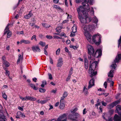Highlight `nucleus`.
<instances>
[{"instance_id": "obj_43", "label": "nucleus", "mask_w": 121, "mask_h": 121, "mask_svg": "<svg viewBox=\"0 0 121 121\" xmlns=\"http://www.w3.org/2000/svg\"><path fill=\"white\" fill-rule=\"evenodd\" d=\"M116 108L117 111L118 110H121V106L120 105H117Z\"/></svg>"}, {"instance_id": "obj_36", "label": "nucleus", "mask_w": 121, "mask_h": 121, "mask_svg": "<svg viewBox=\"0 0 121 121\" xmlns=\"http://www.w3.org/2000/svg\"><path fill=\"white\" fill-rule=\"evenodd\" d=\"M39 44L43 47L46 44L44 42L40 41L39 43Z\"/></svg>"}, {"instance_id": "obj_9", "label": "nucleus", "mask_w": 121, "mask_h": 121, "mask_svg": "<svg viewBox=\"0 0 121 121\" xmlns=\"http://www.w3.org/2000/svg\"><path fill=\"white\" fill-rule=\"evenodd\" d=\"M67 120V115L66 114H64L59 116L57 119V121H66Z\"/></svg>"}, {"instance_id": "obj_39", "label": "nucleus", "mask_w": 121, "mask_h": 121, "mask_svg": "<svg viewBox=\"0 0 121 121\" xmlns=\"http://www.w3.org/2000/svg\"><path fill=\"white\" fill-rule=\"evenodd\" d=\"M53 7L55 8L60 10L61 9V8L59 7V6L55 5H53Z\"/></svg>"}, {"instance_id": "obj_6", "label": "nucleus", "mask_w": 121, "mask_h": 121, "mask_svg": "<svg viewBox=\"0 0 121 121\" xmlns=\"http://www.w3.org/2000/svg\"><path fill=\"white\" fill-rule=\"evenodd\" d=\"M78 15L79 16V19H80V21L81 23H86V16H85L84 17H82L80 14V12H82L83 14H86L87 12H87V11H86V13H83L82 11L81 10H80L79 13V14L78 12Z\"/></svg>"}, {"instance_id": "obj_53", "label": "nucleus", "mask_w": 121, "mask_h": 121, "mask_svg": "<svg viewBox=\"0 0 121 121\" xmlns=\"http://www.w3.org/2000/svg\"><path fill=\"white\" fill-rule=\"evenodd\" d=\"M70 48H73L74 49H76L77 48L76 46L73 45H71L70 46Z\"/></svg>"}, {"instance_id": "obj_15", "label": "nucleus", "mask_w": 121, "mask_h": 121, "mask_svg": "<svg viewBox=\"0 0 121 121\" xmlns=\"http://www.w3.org/2000/svg\"><path fill=\"white\" fill-rule=\"evenodd\" d=\"M95 79L92 78L91 79L89 82V85L88 87V88L89 89L91 87L94 85Z\"/></svg>"}, {"instance_id": "obj_5", "label": "nucleus", "mask_w": 121, "mask_h": 121, "mask_svg": "<svg viewBox=\"0 0 121 121\" xmlns=\"http://www.w3.org/2000/svg\"><path fill=\"white\" fill-rule=\"evenodd\" d=\"M121 58V54H118V55L116 56L114 61L112 62L111 67L112 68V69H114L117 66V65L116 64V63H118L119 61Z\"/></svg>"}, {"instance_id": "obj_64", "label": "nucleus", "mask_w": 121, "mask_h": 121, "mask_svg": "<svg viewBox=\"0 0 121 121\" xmlns=\"http://www.w3.org/2000/svg\"><path fill=\"white\" fill-rule=\"evenodd\" d=\"M5 56H4L2 57V61H3V62H4V61H6L5 60Z\"/></svg>"}, {"instance_id": "obj_62", "label": "nucleus", "mask_w": 121, "mask_h": 121, "mask_svg": "<svg viewBox=\"0 0 121 121\" xmlns=\"http://www.w3.org/2000/svg\"><path fill=\"white\" fill-rule=\"evenodd\" d=\"M17 34H24L23 31H22L20 32H17Z\"/></svg>"}, {"instance_id": "obj_49", "label": "nucleus", "mask_w": 121, "mask_h": 121, "mask_svg": "<svg viewBox=\"0 0 121 121\" xmlns=\"http://www.w3.org/2000/svg\"><path fill=\"white\" fill-rule=\"evenodd\" d=\"M59 35L61 36H64L65 37H66V36L64 32H62L61 33L59 34Z\"/></svg>"}, {"instance_id": "obj_44", "label": "nucleus", "mask_w": 121, "mask_h": 121, "mask_svg": "<svg viewBox=\"0 0 121 121\" xmlns=\"http://www.w3.org/2000/svg\"><path fill=\"white\" fill-rule=\"evenodd\" d=\"M5 119V117L4 116V117L0 118V121H6Z\"/></svg>"}, {"instance_id": "obj_3", "label": "nucleus", "mask_w": 121, "mask_h": 121, "mask_svg": "<svg viewBox=\"0 0 121 121\" xmlns=\"http://www.w3.org/2000/svg\"><path fill=\"white\" fill-rule=\"evenodd\" d=\"M87 48L88 51V53L89 54L88 56V59L93 60L94 58L91 56L94 55L95 51L93 47L91 45L88 44L87 46Z\"/></svg>"}, {"instance_id": "obj_26", "label": "nucleus", "mask_w": 121, "mask_h": 121, "mask_svg": "<svg viewBox=\"0 0 121 121\" xmlns=\"http://www.w3.org/2000/svg\"><path fill=\"white\" fill-rule=\"evenodd\" d=\"M23 59V56L21 57V55L20 54H19L18 55V59L17 60V63L18 64L19 63L20 60H22Z\"/></svg>"}, {"instance_id": "obj_41", "label": "nucleus", "mask_w": 121, "mask_h": 121, "mask_svg": "<svg viewBox=\"0 0 121 121\" xmlns=\"http://www.w3.org/2000/svg\"><path fill=\"white\" fill-rule=\"evenodd\" d=\"M48 99H45L43 100H41V104H44L45 103L48 101Z\"/></svg>"}, {"instance_id": "obj_11", "label": "nucleus", "mask_w": 121, "mask_h": 121, "mask_svg": "<svg viewBox=\"0 0 121 121\" xmlns=\"http://www.w3.org/2000/svg\"><path fill=\"white\" fill-rule=\"evenodd\" d=\"M119 116L115 114L114 117V120L115 121H121V112H117Z\"/></svg>"}, {"instance_id": "obj_32", "label": "nucleus", "mask_w": 121, "mask_h": 121, "mask_svg": "<svg viewBox=\"0 0 121 121\" xmlns=\"http://www.w3.org/2000/svg\"><path fill=\"white\" fill-rule=\"evenodd\" d=\"M36 99L35 98L29 96V100L35 101Z\"/></svg>"}, {"instance_id": "obj_37", "label": "nucleus", "mask_w": 121, "mask_h": 121, "mask_svg": "<svg viewBox=\"0 0 121 121\" xmlns=\"http://www.w3.org/2000/svg\"><path fill=\"white\" fill-rule=\"evenodd\" d=\"M39 91L41 93H44L46 91V90L44 89H42L41 88H39Z\"/></svg>"}, {"instance_id": "obj_12", "label": "nucleus", "mask_w": 121, "mask_h": 121, "mask_svg": "<svg viewBox=\"0 0 121 121\" xmlns=\"http://www.w3.org/2000/svg\"><path fill=\"white\" fill-rule=\"evenodd\" d=\"M9 24H8L4 30V34L5 35L7 32V37L8 38H9L11 35V33L9 30V28L8 26Z\"/></svg>"}, {"instance_id": "obj_57", "label": "nucleus", "mask_w": 121, "mask_h": 121, "mask_svg": "<svg viewBox=\"0 0 121 121\" xmlns=\"http://www.w3.org/2000/svg\"><path fill=\"white\" fill-rule=\"evenodd\" d=\"M2 96L5 99H7V96L4 93L3 94Z\"/></svg>"}, {"instance_id": "obj_16", "label": "nucleus", "mask_w": 121, "mask_h": 121, "mask_svg": "<svg viewBox=\"0 0 121 121\" xmlns=\"http://www.w3.org/2000/svg\"><path fill=\"white\" fill-rule=\"evenodd\" d=\"M63 62L62 58V57L59 58L58 60L57 66V67H61L63 65Z\"/></svg>"}, {"instance_id": "obj_52", "label": "nucleus", "mask_w": 121, "mask_h": 121, "mask_svg": "<svg viewBox=\"0 0 121 121\" xmlns=\"http://www.w3.org/2000/svg\"><path fill=\"white\" fill-rule=\"evenodd\" d=\"M88 66V63H85V68L86 69H87Z\"/></svg>"}, {"instance_id": "obj_30", "label": "nucleus", "mask_w": 121, "mask_h": 121, "mask_svg": "<svg viewBox=\"0 0 121 121\" xmlns=\"http://www.w3.org/2000/svg\"><path fill=\"white\" fill-rule=\"evenodd\" d=\"M93 20L94 22L96 24H97L98 22V20L95 16H94L93 19Z\"/></svg>"}, {"instance_id": "obj_24", "label": "nucleus", "mask_w": 121, "mask_h": 121, "mask_svg": "<svg viewBox=\"0 0 121 121\" xmlns=\"http://www.w3.org/2000/svg\"><path fill=\"white\" fill-rule=\"evenodd\" d=\"M72 32L76 33L77 32V28L75 25H74L72 28Z\"/></svg>"}, {"instance_id": "obj_20", "label": "nucleus", "mask_w": 121, "mask_h": 121, "mask_svg": "<svg viewBox=\"0 0 121 121\" xmlns=\"http://www.w3.org/2000/svg\"><path fill=\"white\" fill-rule=\"evenodd\" d=\"M33 15V14L31 12H30L28 14L24 16V17L26 19H28L30 18Z\"/></svg>"}, {"instance_id": "obj_13", "label": "nucleus", "mask_w": 121, "mask_h": 121, "mask_svg": "<svg viewBox=\"0 0 121 121\" xmlns=\"http://www.w3.org/2000/svg\"><path fill=\"white\" fill-rule=\"evenodd\" d=\"M94 69L92 68L90 69V68H89V73L91 74L90 76L91 77H93L97 74V72H94Z\"/></svg>"}, {"instance_id": "obj_38", "label": "nucleus", "mask_w": 121, "mask_h": 121, "mask_svg": "<svg viewBox=\"0 0 121 121\" xmlns=\"http://www.w3.org/2000/svg\"><path fill=\"white\" fill-rule=\"evenodd\" d=\"M22 101L29 100V96H26L25 97H23Z\"/></svg>"}, {"instance_id": "obj_35", "label": "nucleus", "mask_w": 121, "mask_h": 121, "mask_svg": "<svg viewBox=\"0 0 121 121\" xmlns=\"http://www.w3.org/2000/svg\"><path fill=\"white\" fill-rule=\"evenodd\" d=\"M42 84L41 85V86L42 87H44V86L46 84L47 82L45 81H43L42 82Z\"/></svg>"}, {"instance_id": "obj_2", "label": "nucleus", "mask_w": 121, "mask_h": 121, "mask_svg": "<svg viewBox=\"0 0 121 121\" xmlns=\"http://www.w3.org/2000/svg\"><path fill=\"white\" fill-rule=\"evenodd\" d=\"M84 35L87 40L91 43H95L96 45H99L101 42V37L99 33L94 35L92 36L89 33H84Z\"/></svg>"}, {"instance_id": "obj_8", "label": "nucleus", "mask_w": 121, "mask_h": 121, "mask_svg": "<svg viewBox=\"0 0 121 121\" xmlns=\"http://www.w3.org/2000/svg\"><path fill=\"white\" fill-rule=\"evenodd\" d=\"M82 27H83V29L84 31V33H89L88 30H92L94 27L93 25H90L88 26L85 25L84 27V26Z\"/></svg>"}, {"instance_id": "obj_50", "label": "nucleus", "mask_w": 121, "mask_h": 121, "mask_svg": "<svg viewBox=\"0 0 121 121\" xmlns=\"http://www.w3.org/2000/svg\"><path fill=\"white\" fill-rule=\"evenodd\" d=\"M46 37L48 39H51L53 38L52 36L51 35H47L46 36Z\"/></svg>"}, {"instance_id": "obj_1", "label": "nucleus", "mask_w": 121, "mask_h": 121, "mask_svg": "<svg viewBox=\"0 0 121 121\" xmlns=\"http://www.w3.org/2000/svg\"><path fill=\"white\" fill-rule=\"evenodd\" d=\"M93 1V0H90L89 1V0H84L82 3L83 6H80L77 9V11L78 12L79 14L80 10H81L83 13H86V11H90L91 14L94 15V12L93 8L92 7L90 8L88 4V3H89L91 5H92Z\"/></svg>"}, {"instance_id": "obj_56", "label": "nucleus", "mask_w": 121, "mask_h": 121, "mask_svg": "<svg viewBox=\"0 0 121 121\" xmlns=\"http://www.w3.org/2000/svg\"><path fill=\"white\" fill-rule=\"evenodd\" d=\"M119 102L118 101H116L115 102H113V103L114 104V105L115 106L118 104Z\"/></svg>"}, {"instance_id": "obj_4", "label": "nucleus", "mask_w": 121, "mask_h": 121, "mask_svg": "<svg viewBox=\"0 0 121 121\" xmlns=\"http://www.w3.org/2000/svg\"><path fill=\"white\" fill-rule=\"evenodd\" d=\"M80 117L79 114L77 113H75L73 114H69L68 116V118L73 121H77L79 119Z\"/></svg>"}, {"instance_id": "obj_28", "label": "nucleus", "mask_w": 121, "mask_h": 121, "mask_svg": "<svg viewBox=\"0 0 121 121\" xmlns=\"http://www.w3.org/2000/svg\"><path fill=\"white\" fill-rule=\"evenodd\" d=\"M83 91L86 95H87L88 94V92L87 89L85 86H84L83 87Z\"/></svg>"}, {"instance_id": "obj_59", "label": "nucleus", "mask_w": 121, "mask_h": 121, "mask_svg": "<svg viewBox=\"0 0 121 121\" xmlns=\"http://www.w3.org/2000/svg\"><path fill=\"white\" fill-rule=\"evenodd\" d=\"M107 82H105L104 84V85L105 88H107Z\"/></svg>"}, {"instance_id": "obj_47", "label": "nucleus", "mask_w": 121, "mask_h": 121, "mask_svg": "<svg viewBox=\"0 0 121 121\" xmlns=\"http://www.w3.org/2000/svg\"><path fill=\"white\" fill-rule=\"evenodd\" d=\"M60 49L59 48L56 51V54L57 55H58L60 53Z\"/></svg>"}, {"instance_id": "obj_34", "label": "nucleus", "mask_w": 121, "mask_h": 121, "mask_svg": "<svg viewBox=\"0 0 121 121\" xmlns=\"http://www.w3.org/2000/svg\"><path fill=\"white\" fill-rule=\"evenodd\" d=\"M61 27H57L56 29V31L59 33L61 31Z\"/></svg>"}, {"instance_id": "obj_45", "label": "nucleus", "mask_w": 121, "mask_h": 121, "mask_svg": "<svg viewBox=\"0 0 121 121\" xmlns=\"http://www.w3.org/2000/svg\"><path fill=\"white\" fill-rule=\"evenodd\" d=\"M48 75L49 79L52 80V79L53 78L52 74L50 73H48Z\"/></svg>"}, {"instance_id": "obj_21", "label": "nucleus", "mask_w": 121, "mask_h": 121, "mask_svg": "<svg viewBox=\"0 0 121 121\" xmlns=\"http://www.w3.org/2000/svg\"><path fill=\"white\" fill-rule=\"evenodd\" d=\"M102 117L105 120L107 119V118H108L109 117L108 113H103V114Z\"/></svg>"}, {"instance_id": "obj_55", "label": "nucleus", "mask_w": 121, "mask_h": 121, "mask_svg": "<svg viewBox=\"0 0 121 121\" xmlns=\"http://www.w3.org/2000/svg\"><path fill=\"white\" fill-rule=\"evenodd\" d=\"M42 25L45 28H47V27H48L47 25V24H46L45 23H42Z\"/></svg>"}, {"instance_id": "obj_17", "label": "nucleus", "mask_w": 121, "mask_h": 121, "mask_svg": "<svg viewBox=\"0 0 121 121\" xmlns=\"http://www.w3.org/2000/svg\"><path fill=\"white\" fill-rule=\"evenodd\" d=\"M33 51L34 52H40V50L38 46H33L32 47Z\"/></svg>"}, {"instance_id": "obj_23", "label": "nucleus", "mask_w": 121, "mask_h": 121, "mask_svg": "<svg viewBox=\"0 0 121 121\" xmlns=\"http://www.w3.org/2000/svg\"><path fill=\"white\" fill-rule=\"evenodd\" d=\"M29 85L34 90H38V88L37 87H36L35 85L34 84L32 83H29Z\"/></svg>"}, {"instance_id": "obj_14", "label": "nucleus", "mask_w": 121, "mask_h": 121, "mask_svg": "<svg viewBox=\"0 0 121 121\" xmlns=\"http://www.w3.org/2000/svg\"><path fill=\"white\" fill-rule=\"evenodd\" d=\"M17 116H15L16 118H19L20 117H22L23 118H24L25 117V115L20 111L18 112L17 113Z\"/></svg>"}, {"instance_id": "obj_29", "label": "nucleus", "mask_w": 121, "mask_h": 121, "mask_svg": "<svg viewBox=\"0 0 121 121\" xmlns=\"http://www.w3.org/2000/svg\"><path fill=\"white\" fill-rule=\"evenodd\" d=\"M115 106L114 105L113 103L111 104L108 105V109H111V108H113Z\"/></svg>"}, {"instance_id": "obj_40", "label": "nucleus", "mask_w": 121, "mask_h": 121, "mask_svg": "<svg viewBox=\"0 0 121 121\" xmlns=\"http://www.w3.org/2000/svg\"><path fill=\"white\" fill-rule=\"evenodd\" d=\"M34 39H35V41H37V40L36 39V37L35 35H33L31 38V40H32Z\"/></svg>"}, {"instance_id": "obj_31", "label": "nucleus", "mask_w": 121, "mask_h": 121, "mask_svg": "<svg viewBox=\"0 0 121 121\" xmlns=\"http://www.w3.org/2000/svg\"><path fill=\"white\" fill-rule=\"evenodd\" d=\"M3 64L6 67H8L10 65L9 63L6 60L3 62Z\"/></svg>"}, {"instance_id": "obj_48", "label": "nucleus", "mask_w": 121, "mask_h": 121, "mask_svg": "<svg viewBox=\"0 0 121 121\" xmlns=\"http://www.w3.org/2000/svg\"><path fill=\"white\" fill-rule=\"evenodd\" d=\"M121 43V36L120 37V39L118 41V47L119 48Z\"/></svg>"}, {"instance_id": "obj_42", "label": "nucleus", "mask_w": 121, "mask_h": 121, "mask_svg": "<svg viewBox=\"0 0 121 121\" xmlns=\"http://www.w3.org/2000/svg\"><path fill=\"white\" fill-rule=\"evenodd\" d=\"M114 112V110L113 109H112L110 110L109 111V115H112L113 113Z\"/></svg>"}, {"instance_id": "obj_22", "label": "nucleus", "mask_w": 121, "mask_h": 121, "mask_svg": "<svg viewBox=\"0 0 121 121\" xmlns=\"http://www.w3.org/2000/svg\"><path fill=\"white\" fill-rule=\"evenodd\" d=\"M114 70H111L108 74V76L112 78L113 77V73Z\"/></svg>"}, {"instance_id": "obj_60", "label": "nucleus", "mask_w": 121, "mask_h": 121, "mask_svg": "<svg viewBox=\"0 0 121 121\" xmlns=\"http://www.w3.org/2000/svg\"><path fill=\"white\" fill-rule=\"evenodd\" d=\"M75 33L72 32V31L70 35V36H75Z\"/></svg>"}, {"instance_id": "obj_27", "label": "nucleus", "mask_w": 121, "mask_h": 121, "mask_svg": "<svg viewBox=\"0 0 121 121\" xmlns=\"http://www.w3.org/2000/svg\"><path fill=\"white\" fill-rule=\"evenodd\" d=\"M2 109V107L0 104V118L4 117V114L3 111L1 109Z\"/></svg>"}, {"instance_id": "obj_10", "label": "nucleus", "mask_w": 121, "mask_h": 121, "mask_svg": "<svg viewBox=\"0 0 121 121\" xmlns=\"http://www.w3.org/2000/svg\"><path fill=\"white\" fill-rule=\"evenodd\" d=\"M102 51L101 49H100L97 50L95 52L94 55H91L92 57L94 58V57H98L101 56L102 55Z\"/></svg>"}, {"instance_id": "obj_7", "label": "nucleus", "mask_w": 121, "mask_h": 121, "mask_svg": "<svg viewBox=\"0 0 121 121\" xmlns=\"http://www.w3.org/2000/svg\"><path fill=\"white\" fill-rule=\"evenodd\" d=\"M90 60L89 65L90 69L92 68L95 69L97 65V62L96 61H94L95 60L94 58V60Z\"/></svg>"}, {"instance_id": "obj_61", "label": "nucleus", "mask_w": 121, "mask_h": 121, "mask_svg": "<svg viewBox=\"0 0 121 121\" xmlns=\"http://www.w3.org/2000/svg\"><path fill=\"white\" fill-rule=\"evenodd\" d=\"M101 103L102 105L104 106H106L107 105V104L106 103L104 102L103 101H102Z\"/></svg>"}, {"instance_id": "obj_54", "label": "nucleus", "mask_w": 121, "mask_h": 121, "mask_svg": "<svg viewBox=\"0 0 121 121\" xmlns=\"http://www.w3.org/2000/svg\"><path fill=\"white\" fill-rule=\"evenodd\" d=\"M71 77V76L69 75V76H68L66 79V81H69L70 78Z\"/></svg>"}, {"instance_id": "obj_46", "label": "nucleus", "mask_w": 121, "mask_h": 121, "mask_svg": "<svg viewBox=\"0 0 121 121\" xmlns=\"http://www.w3.org/2000/svg\"><path fill=\"white\" fill-rule=\"evenodd\" d=\"M108 119H106L105 120L106 121H112L113 120V118L112 117H109L108 118Z\"/></svg>"}, {"instance_id": "obj_51", "label": "nucleus", "mask_w": 121, "mask_h": 121, "mask_svg": "<svg viewBox=\"0 0 121 121\" xmlns=\"http://www.w3.org/2000/svg\"><path fill=\"white\" fill-rule=\"evenodd\" d=\"M6 72L5 73V74L6 75H8V76H9V75L10 73L9 71L8 70H5Z\"/></svg>"}, {"instance_id": "obj_58", "label": "nucleus", "mask_w": 121, "mask_h": 121, "mask_svg": "<svg viewBox=\"0 0 121 121\" xmlns=\"http://www.w3.org/2000/svg\"><path fill=\"white\" fill-rule=\"evenodd\" d=\"M53 38L55 39H61L62 38L61 37H59L55 35L53 36Z\"/></svg>"}, {"instance_id": "obj_25", "label": "nucleus", "mask_w": 121, "mask_h": 121, "mask_svg": "<svg viewBox=\"0 0 121 121\" xmlns=\"http://www.w3.org/2000/svg\"><path fill=\"white\" fill-rule=\"evenodd\" d=\"M67 95V92H65L63 95V96L61 97V100H64V99Z\"/></svg>"}, {"instance_id": "obj_63", "label": "nucleus", "mask_w": 121, "mask_h": 121, "mask_svg": "<svg viewBox=\"0 0 121 121\" xmlns=\"http://www.w3.org/2000/svg\"><path fill=\"white\" fill-rule=\"evenodd\" d=\"M77 109H78L77 108H75L73 110V111H71V112L73 113H74L77 111Z\"/></svg>"}, {"instance_id": "obj_33", "label": "nucleus", "mask_w": 121, "mask_h": 121, "mask_svg": "<svg viewBox=\"0 0 121 121\" xmlns=\"http://www.w3.org/2000/svg\"><path fill=\"white\" fill-rule=\"evenodd\" d=\"M86 16V23H88L91 22V18Z\"/></svg>"}, {"instance_id": "obj_19", "label": "nucleus", "mask_w": 121, "mask_h": 121, "mask_svg": "<svg viewBox=\"0 0 121 121\" xmlns=\"http://www.w3.org/2000/svg\"><path fill=\"white\" fill-rule=\"evenodd\" d=\"M21 44L22 43H24L26 44H29L31 43L30 41L28 40H26L25 39H22L20 41Z\"/></svg>"}, {"instance_id": "obj_18", "label": "nucleus", "mask_w": 121, "mask_h": 121, "mask_svg": "<svg viewBox=\"0 0 121 121\" xmlns=\"http://www.w3.org/2000/svg\"><path fill=\"white\" fill-rule=\"evenodd\" d=\"M65 106V104L64 100H60V104L59 107L61 109H63Z\"/></svg>"}]
</instances>
